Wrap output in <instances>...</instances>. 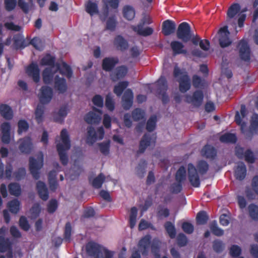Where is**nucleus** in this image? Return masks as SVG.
<instances>
[{
	"mask_svg": "<svg viewBox=\"0 0 258 258\" xmlns=\"http://www.w3.org/2000/svg\"><path fill=\"white\" fill-rule=\"evenodd\" d=\"M209 166L208 163L204 160L199 161L197 165V168L192 163L187 165V173L188 180L191 185L195 187H198L200 185V179L197 170L201 175L205 174L209 170Z\"/></svg>",
	"mask_w": 258,
	"mask_h": 258,
	"instance_id": "f257e3e1",
	"label": "nucleus"
},
{
	"mask_svg": "<svg viewBox=\"0 0 258 258\" xmlns=\"http://www.w3.org/2000/svg\"><path fill=\"white\" fill-rule=\"evenodd\" d=\"M60 139L61 142L56 144V149L59 157L60 161L63 165H67L69 162L68 156L67 152L71 148V141L68 132L66 128H63L60 132Z\"/></svg>",
	"mask_w": 258,
	"mask_h": 258,
	"instance_id": "f03ea898",
	"label": "nucleus"
},
{
	"mask_svg": "<svg viewBox=\"0 0 258 258\" xmlns=\"http://www.w3.org/2000/svg\"><path fill=\"white\" fill-rule=\"evenodd\" d=\"M151 242V237L147 235L142 237L138 244L139 250L133 251L130 258H141L140 252L143 255H147Z\"/></svg>",
	"mask_w": 258,
	"mask_h": 258,
	"instance_id": "7ed1b4c3",
	"label": "nucleus"
},
{
	"mask_svg": "<svg viewBox=\"0 0 258 258\" xmlns=\"http://www.w3.org/2000/svg\"><path fill=\"white\" fill-rule=\"evenodd\" d=\"M192 32L189 24L185 22L180 23L176 31L177 37L183 42L187 43L191 39Z\"/></svg>",
	"mask_w": 258,
	"mask_h": 258,
	"instance_id": "20e7f679",
	"label": "nucleus"
},
{
	"mask_svg": "<svg viewBox=\"0 0 258 258\" xmlns=\"http://www.w3.org/2000/svg\"><path fill=\"white\" fill-rule=\"evenodd\" d=\"M86 249L87 254L94 258H102L106 251L108 250L106 248L94 242H88L86 244Z\"/></svg>",
	"mask_w": 258,
	"mask_h": 258,
	"instance_id": "39448f33",
	"label": "nucleus"
},
{
	"mask_svg": "<svg viewBox=\"0 0 258 258\" xmlns=\"http://www.w3.org/2000/svg\"><path fill=\"white\" fill-rule=\"evenodd\" d=\"M14 46L16 49H22L28 46L32 45L36 49H38L37 44L40 42L38 38L34 37L29 42L25 40L23 36L18 34L15 35L13 37Z\"/></svg>",
	"mask_w": 258,
	"mask_h": 258,
	"instance_id": "423d86ee",
	"label": "nucleus"
},
{
	"mask_svg": "<svg viewBox=\"0 0 258 258\" xmlns=\"http://www.w3.org/2000/svg\"><path fill=\"white\" fill-rule=\"evenodd\" d=\"M87 143L89 145H92L97 140L103 139L104 136V130L102 126L98 128L97 131L95 128L90 126L87 127Z\"/></svg>",
	"mask_w": 258,
	"mask_h": 258,
	"instance_id": "0eeeda50",
	"label": "nucleus"
},
{
	"mask_svg": "<svg viewBox=\"0 0 258 258\" xmlns=\"http://www.w3.org/2000/svg\"><path fill=\"white\" fill-rule=\"evenodd\" d=\"M43 164V155L40 152V157L37 161L33 157L29 158V170L33 177L38 179L40 177L39 170Z\"/></svg>",
	"mask_w": 258,
	"mask_h": 258,
	"instance_id": "6e6552de",
	"label": "nucleus"
},
{
	"mask_svg": "<svg viewBox=\"0 0 258 258\" xmlns=\"http://www.w3.org/2000/svg\"><path fill=\"white\" fill-rule=\"evenodd\" d=\"M230 34L227 26H224L219 30L218 41L221 48L228 47L232 44V40L230 37Z\"/></svg>",
	"mask_w": 258,
	"mask_h": 258,
	"instance_id": "1a4fd4ad",
	"label": "nucleus"
},
{
	"mask_svg": "<svg viewBox=\"0 0 258 258\" xmlns=\"http://www.w3.org/2000/svg\"><path fill=\"white\" fill-rule=\"evenodd\" d=\"M204 97L203 91L198 90L194 92L192 95H186L185 98L187 103L191 104L195 107H199L203 103Z\"/></svg>",
	"mask_w": 258,
	"mask_h": 258,
	"instance_id": "9d476101",
	"label": "nucleus"
},
{
	"mask_svg": "<svg viewBox=\"0 0 258 258\" xmlns=\"http://www.w3.org/2000/svg\"><path fill=\"white\" fill-rule=\"evenodd\" d=\"M238 53L240 58L245 62H248L250 59V49L247 42L241 40L238 43Z\"/></svg>",
	"mask_w": 258,
	"mask_h": 258,
	"instance_id": "9b49d317",
	"label": "nucleus"
},
{
	"mask_svg": "<svg viewBox=\"0 0 258 258\" xmlns=\"http://www.w3.org/2000/svg\"><path fill=\"white\" fill-rule=\"evenodd\" d=\"M157 92L162 95V101L163 104H166L169 101V98L166 94L168 89L167 82L165 77H161L157 82Z\"/></svg>",
	"mask_w": 258,
	"mask_h": 258,
	"instance_id": "f8f14e48",
	"label": "nucleus"
},
{
	"mask_svg": "<svg viewBox=\"0 0 258 258\" xmlns=\"http://www.w3.org/2000/svg\"><path fill=\"white\" fill-rule=\"evenodd\" d=\"M7 258H13V242L9 238L0 236V252H5Z\"/></svg>",
	"mask_w": 258,
	"mask_h": 258,
	"instance_id": "ddd939ff",
	"label": "nucleus"
},
{
	"mask_svg": "<svg viewBox=\"0 0 258 258\" xmlns=\"http://www.w3.org/2000/svg\"><path fill=\"white\" fill-rule=\"evenodd\" d=\"M53 97L52 89L47 86H43L40 89L38 95L39 101L43 104H48L50 102Z\"/></svg>",
	"mask_w": 258,
	"mask_h": 258,
	"instance_id": "4468645a",
	"label": "nucleus"
},
{
	"mask_svg": "<svg viewBox=\"0 0 258 258\" xmlns=\"http://www.w3.org/2000/svg\"><path fill=\"white\" fill-rule=\"evenodd\" d=\"M156 137L153 138L149 134H144L140 142L139 149L138 151V153H144L147 148L152 144L154 146L156 143Z\"/></svg>",
	"mask_w": 258,
	"mask_h": 258,
	"instance_id": "2eb2a0df",
	"label": "nucleus"
},
{
	"mask_svg": "<svg viewBox=\"0 0 258 258\" xmlns=\"http://www.w3.org/2000/svg\"><path fill=\"white\" fill-rule=\"evenodd\" d=\"M25 71L35 83H37L40 81V69L37 63L32 62L27 67Z\"/></svg>",
	"mask_w": 258,
	"mask_h": 258,
	"instance_id": "dca6fc26",
	"label": "nucleus"
},
{
	"mask_svg": "<svg viewBox=\"0 0 258 258\" xmlns=\"http://www.w3.org/2000/svg\"><path fill=\"white\" fill-rule=\"evenodd\" d=\"M118 62L119 59L117 57H106L102 60V69L106 72H110Z\"/></svg>",
	"mask_w": 258,
	"mask_h": 258,
	"instance_id": "f3484780",
	"label": "nucleus"
},
{
	"mask_svg": "<svg viewBox=\"0 0 258 258\" xmlns=\"http://www.w3.org/2000/svg\"><path fill=\"white\" fill-rule=\"evenodd\" d=\"M33 148L32 140L30 137H26L20 140L19 149L21 153L29 154Z\"/></svg>",
	"mask_w": 258,
	"mask_h": 258,
	"instance_id": "a211bd4d",
	"label": "nucleus"
},
{
	"mask_svg": "<svg viewBox=\"0 0 258 258\" xmlns=\"http://www.w3.org/2000/svg\"><path fill=\"white\" fill-rule=\"evenodd\" d=\"M134 94L131 89H126L122 97V106L125 110H128L133 105Z\"/></svg>",
	"mask_w": 258,
	"mask_h": 258,
	"instance_id": "6ab92c4d",
	"label": "nucleus"
},
{
	"mask_svg": "<svg viewBox=\"0 0 258 258\" xmlns=\"http://www.w3.org/2000/svg\"><path fill=\"white\" fill-rule=\"evenodd\" d=\"M1 130L2 133L1 140L5 144H8L11 141V125L10 123L5 122L1 124Z\"/></svg>",
	"mask_w": 258,
	"mask_h": 258,
	"instance_id": "aec40b11",
	"label": "nucleus"
},
{
	"mask_svg": "<svg viewBox=\"0 0 258 258\" xmlns=\"http://www.w3.org/2000/svg\"><path fill=\"white\" fill-rule=\"evenodd\" d=\"M113 45L115 47L121 51H124L128 47L127 41L121 35H116L113 40Z\"/></svg>",
	"mask_w": 258,
	"mask_h": 258,
	"instance_id": "412c9836",
	"label": "nucleus"
},
{
	"mask_svg": "<svg viewBox=\"0 0 258 258\" xmlns=\"http://www.w3.org/2000/svg\"><path fill=\"white\" fill-rule=\"evenodd\" d=\"M201 153L203 157L213 160L216 157L217 152L215 148L213 146L206 144L202 148Z\"/></svg>",
	"mask_w": 258,
	"mask_h": 258,
	"instance_id": "4be33fe9",
	"label": "nucleus"
},
{
	"mask_svg": "<svg viewBox=\"0 0 258 258\" xmlns=\"http://www.w3.org/2000/svg\"><path fill=\"white\" fill-rule=\"evenodd\" d=\"M176 29L175 22L170 20L164 21L162 23V32L165 36H169L174 33Z\"/></svg>",
	"mask_w": 258,
	"mask_h": 258,
	"instance_id": "5701e85b",
	"label": "nucleus"
},
{
	"mask_svg": "<svg viewBox=\"0 0 258 258\" xmlns=\"http://www.w3.org/2000/svg\"><path fill=\"white\" fill-rule=\"evenodd\" d=\"M170 47L172 50L173 54L176 56L178 54H186L187 52V50L184 48V45L182 42L174 40L170 43Z\"/></svg>",
	"mask_w": 258,
	"mask_h": 258,
	"instance_id": "b1692460",
	"label": "nucleus"
},
{
	"mask_svg": "<svg viewBox=\"0 0 258 258\" xmlns=\"http://www.w3.org/2000/svg\"><path fill=\"white\" fill-rule=\"evenodd\" d=\"M179 84V89L181 93H185L190 89V80L187 73H185L180 78Z\"/></svg>",
	"mask_w": 258,
	"mask_h": 258,
	"instance_id": "393cba45",
	"label": "nucleus"
},
{
	"mask_svg": "<svg viewBox=\"0 0 258 258\" xmlns=\"http://www.w3.org/2000/svg\"><path fill=\"white\" fill-rule=\"evenodd\" d=\"M103 14L105 17H107L109 15V8L116 9L119 6L118 0H103Z\"/></svg>",
	"mask_w": 258,
	"mask_h": 258,
	"instance_id": "a878e982",
	"label": "nucleus"
},
{
	"mask_svg": "<svg viewBox=\"0 0 258 258\" xmlns=\"http://www.w3.org/2000/svg\"><path fill=\"white\" fill-rule=\"evenodd\" d=\"M133 119L135 121L142 120L139 122L135 127V130L137 133H142L146 126V119L145 118V114H132Z\"/></svg>",
	"mask_w": 258,
	"mask_h": 258,
	"instance_id": "bb28decb",
	"label": "nucleus"
},
{
	"mask_svg": "<svg viewBox=\"0 0 258 258\" xmlns=\"http://www.w3.org/2000/svg\"><path fill=\"white\" fill-rule=\"evenodd\" d=\"M54 87L59 93H64L67 90L66 80L63 78H60L58 75L54 78Z\"/></svg>",
	"mask_w": 258,
	"mask_h": 258,
	"instance_id": "cd10ccee",
	"label": "nucleus"
},
{
	"mask_svg": "<svg viewBox=\"0 0 258 258\" xmlns=\"http://www.w3.org/2000/svg\"><path fill=\"white\" fill-rule=\"evenodd\" d=\"M246 175V167L244 163L241 162L238 163L234 171V176L239 180H243Z\"/></svg>",
	"mask_w": 258,
	"mask_h": 258,
	"instance_id": "c85d7f7f",
	"label": "nucleus"
},
{
	"mask_svg": "<svg viewBox=\"0 0 258 258\" xmlns=\"http://www.w3.org/2000/svg\"><path fill=\"white\" fill-rule=\"evenodd\" d=\"M36 188L39 197L43 201L48 200V191L44 182L39 181L37 183Z\"/></svg>",
	"mask_w": 258,
	"mask_h": 258,
	"instance_id": "c756f323",
	"label": "nucleus"
},
{
	"mask_svg": "<svg viewBox=\"0 0 258 258\" xmlns=\"http://www.w3.org/2000/svg\"><path fill=\"white\" fill-rule=\"evenodd\" d=\"M143 24L144 23L140 24L137 26H134L133 28V30L139 35L143 36H148L152 35L154 31L153 29L149 27L143 28Z\"/></svg>",
	"mask_w": 258,
	"mask_h": 258,
	"instance_id": "7c9ffc66",
	"label": "nucleus"
},
{
	"mask_svg": "<svg viewBox=\"0 0 258 258\" xmlns=\"http://www.w3.org/2000/svg\"><path fill=\"white\" fill-rule=\"evenodd\" d=\"M247 114H235V121L240 126L241 132L245 133L246 130V115Z\"/></svg>",
	"mask_w": 258,
	"mask_h": 258,
	"instance_id": "2f4dec72",
	"label": "nucleus"
},
{
	"mask_svg": "<svg viewBox=\"0 0 258 258\" xmlns=\"http://www.w3.org/2000/svg\"><path fill=\"white\" fill-rule=\"evenodd\" d=\"M219 140L223 143L235 144L237 142V139L235 134L226 133L220 137Z\"/></svg>",
	"mask_w": 258,
	"mask_h": 258,
	"instance_id": "473e14b6",
	"label": "nucleus"
},
{
	"mask_svg": "<svg viewBox=\"0 0 258 258\" xmlns=\"http://www.w3.org/2000/svg\"><path fill=\"white\" fill-rule=\"evenodd\" d=\"M85 10L91 16L98 14V4L96 2H92L91 1H88L85 4Z\"/></svg>",
	"mask_w": 258,
	"mask_h": 258,
	"instance_id": "72a5a7b5",
	"label": "nucleus"
},
{
	"mask_svg": "<svg viewBox=\"0 0 258 258\" xmlns=\"http://www.w3.org/2000/svg\"><path fill=\"white\" fill-rule=\"evenodd\" d=\"M258 132V114H252L248 132L251 135L257 134Z\"/></svg>",
	"mask_w": 258,
	"mask_h": 258,
	"instance_id": "f704fd0d",
	"label": "nucleus"
},
{
	"mask_svg": "<svg viewBox=\"0 0 258 258\" xmlns=\"http://www.w3.org/2000/svg\"><path fill=\"white\" fill-rule=\"evenodd\" d=\"M102 114H86L84 117V120L88 124H98L101 120Z\"/></svg>",
	"mask_w": 258,
	"mask_h": 258,
	"instance_id": "c9c22d12",
	"label": "nucleus"
},
{
	"mask_svg": "<svg viewBox=\"0 0 258 258\" xmlns=\"http://www.w3.org/2000/svg\"><path fill=\"white\" fill-rule=\"evenodd\" d=\"M58 69L59 70V72L62 75L66 76L68 78H71L73 76V71L70 67L66 62H63L62 63L61 67L60 68L59 64H57Z\"/></svg>",
	"mask_w": 258,
	"mask_h": 258,
	"instance_id": "e433bc0d",
	"label": "nucleus"
},
{
	"mask_svg": "<svg viewBox=\"0 0 258 258\" xmlns=\"http://www.w3.org/2000/svg\"><path fill=\"white\" fill-rule=\"evenodd\" d=\"M123 16L125 19L128 21L132 20L135 16V11L131 6L126 5L123 8Z\"/></svg>",
	"mask_w": 258,
	"mask_h": 258,
	"instance_id": "4c0bfd02",
	"label": "nucleus"
},
{
	"mask_svg": "<svg viewBox=\"0 0 258 258\" xmlns=\"http://www.w3.org/2000/svg\"><path fill=\"white\" fill-rule=\"evenodd\" d=\"M128 72L127 68L124 65L117 67L114 72V77L116 80L124 78Z\"/></svg>",
	"mask_w": 258,
	"mask_h": 258,
	"instance_id": "58836bf2",
	"label": "nucleus"
},
{
	"mask_svg": "<svg viewBox=\"0 0 258 258\" xmlns=\"http://www.w3.org/2000/svg\"><path fill=\"white\" fill-rule=\"evenodd\" d=\"M8 189L11 195L18 197L21 195V188L20 184L18 183H10L8 185Z\"/></svg>",
	"mask_w": 258,
	"mask_h": 258,
	"instance_id": "ea45409f",
	"label": "nucleus"
},
{
	"mask_svg": "<svg viewBox=\"0 0 258 258\" xmlns=\"http://www.w3.org/2000/svg\"><path fill=\"white\" fill-rule=\"evenodd\" d=\"M192 85L195 88L205 89L202 88L206 85V81L204 79H202L200 77L197 75H194L192 78Z\"/></svg>",
	"mask_w": 258,
	"mask_h": 258,
	"instance_id": "a19ab883",
	"label": "nucleus"
},
{
	"mask_svg": "<svg viewBox=\"0 0 258 258\" xmlns=\"http://www.w3.org/2000/svg\"><path fill=\"white\" fill-rule=\"evenodd\" d=\"M53 77V73L52 69L49 68H45L42 72V78L43 82L45 84H49L51 82Z\"/></svg>",
	"mask_w": 258,
	"mask_h": 258,
	"instance_id": "79ce46f5",
	"label": "nucleus"
},
{
	"mask_svg": "<svg viewBox=\"0 0 258 258\" xmlns=\"http://www.w3.org/2000/svg\"><path fill=\"white\" fill-rule=\"evenodd\" d=\"M128 85L127 81H122L118 83L114 87L113 92L118 97L120 96L123 91L127 88Z\"/></svg>",
	"mask_w": 258,
	"mask_h": 258,
	"instance_id": "37998d69",
	"label": "nucleus"
},
{
	"mask_svg": "<svg viewBox=\"0 0 258 258\" xmlns=\"http://www.w3.org/2000/svg\"><path fill=\"white\" fill-rule=\"evenodd\" d=\"M55 61L54 56H51L50 54H47L42 57L40 63L42 66H48L52 68L54 67Z\"/></svg>",
	"mask_w": 258,
	"mask_h": 258,
	"instance_id": "c03bdc74",
	"label": "nucleus"
},
{
	"mask_svg": "<svg viewBox=\"0 0 258 258\" xmlns=\"http://www.w3.org/2000/svg\"><path fill=\"white\" fill-rule=\"evenodd\" d=\"M240 6L237 3H234L231 5L228 8L227 15L229 18H233L236 14L240 11Z\"/></svg>",
	"mask_w": 258,
	"mask_h": 258,
	"instance_id": "a18cd8bd",
	"label": "nucleus"
},
{
	"mask_svg": "<svg viewBox=\"0 0 258 258\" xmlns=\"http://www.w3.org/2000/svg\"><path fill=\"white\" fill-rule=\"evenodd\" d=\"M157 119L156 115L151 116L147 120L146 124V129L149 132H152L155 130L156 127Z\"/></svg>",
	"mask_w": 258,
	"mask_h": 258,
	"instance_id": "49530a36",
	"label": "nucleus"
},
{
	"mask_svg": "<svg viewBox=\"0 0 258 258\" xmlns=\"http://www.w3.org/2000/svg\"><path fill=\"white\" fill-rule=\"evenodd\" d=\"M249 216L254 221H258V206L250 204L248 207Z\"/></svg>",
	"mask_w": 258,
	"mask_h": 258,
	"instance_id": "de8ad7c7",
	"label": "nucleus"
},
{
	"mask_svg": "<svg viewBox=\"0 0 258 258\" xmlns=\"http://www.w3.org/2000/svg\"><path fill=\"white\" fill-rule=\"evenodd\" d=\"M7 206L11 213L17 214L20 210V202L17 199H14L9 202Z\"/></svg>",
	"mask_w": 258,
	"mask_h": 258,
	"instance_id": "09e8293b",
	"label": "nucleus"
},
{
	"mask_svg": "<svg viewBox=\"0 0 258 258\" xmlns=\"http://www.w3.org/2000/svg\"><path fill=\"white\" fill-rule=\"evenodd\" d=\"M186 179L185 168L181 166L176 171L175 174V180L177 182L182 183Z\"/></svg>",
	"mask_w": 258,
	"mask_h": 258,
	"instance_id": "8fccbe9b",
	"label": "nucleus"
},
{
	"mask_svg": "<svg viewBox=\"0 0 258 258\" xmlns=\"http://www.w3.org/2000/svg\"><path fill=\"white\" fill-rule=\"evenodd\" d=\"M209 219V216L205 211H200L197 215V223L199 225H204L207 223Z\"/></svg>",
	"mask_w": 258,
	"mask_h": 258,
	"instance_id": "3c124183",
	"label": "nucleus"
},
{
	"mask_svg": "<svg viewBox=\"0 0 258 258\" xmlns=\"http://www.w3.org/2000/svg\"><path fill=\"white\" fill-rule=\"evenodd\" d=\"M105 177L104 175L101 173L92 180V185L95 188H100L101 187L103 183L105 181Z\"/></svg>",
	"mask_w": 258,
	"mask_h": 258,
	"instance_id": "603ef678",
	"label": "nucleus"
},
{
	"mask_svg": "<svg viewBox=\"0 0 258 258\" xmlns=\"http://www.w3.org/2000/svg\"><path fill=\"white\" fill-rule=\"evenodd\" d=\"M164 227L170 238H174L176 236V229L174 225L171 222L167 221L165 223Z\"/></svg>",
	"mask_w": 258,
	"mask_h": 258,
	"instance_id": "864d4df0",
	"label": "nucleus"
},
{
	"mask_svg": "<svg viewBox=\"0 0 258 258\" xmlns=\"http://www.w3.org/2000/svg\"><path fill=\"white\" fill-rule=\"evenodd\" d=\"M212 247L214 251L217 253H221L225 248V244L222 241L216 239L213 241Z\"/></svg>",
	"mask_w": 258,
	"mask_h": 258,
	"instance_id": "5fc2aeb1",
	"label": "nucleus"
},
{
	"mask_svg": "<svg viewBox=\"0 0 258 258\" xmlns=\"http://www.w3.org/2000/svg\"><path fill=\"white\" fill-rule=\"evenodd\" d=\"M210 228L212 233L217 236H221L224 234L223 230L218 226L216 221H214L211 223Z\"/></svg>",
	"mask_w": 258,
	"mask_h": 258,
	"instance_id": "6e6d98bb",
	"label": "nucleus"
},
{
	"mask_svg": "<svg viewBox=\"0 0 258 258\" xmlns=\"http://www.w3.org/2000/svg\"><path fill=\"white\" fill-rule=\"evenodd\" d=\"M105 105L110 111H113L115 108V102L110 94H108L105 97Z\"/></svg>",
	"mask_w": 258,
	"mask_h": 258,
	"instance_id": "4d7b16f0",
	"label": "nucleus"
},
{
	"mask_svg": "<svg viewBox=\"0 0 258 258\" xmlns=\"http://www.w3.org/2000/svg\"><path fill=\"white\" fill-rule=\"evenodd\" d=\"M117 21L114 16L110 17L106 21V29L114 31L116 28Z\"/></svg>",
	"mask_w": 258,
	"mask_h": 258,
	"instance_id": "13d9d810",
	"label": "nucleus"
},
{
	"mask_svg": "<svg viewBox=\"0 0 258 258\" xmlns=\"http://www.w3.org/2000/svg\"><path fill=\"white\" fill-rule=\"evenodd\" d=\"M72 226L70 222L66 223L63 233V238L66 241L70 242L71 240Z\"/></svg>",
	"mask_w": 258,
	"mask_h": 258,
	"instance_id": "bf43d9fd",
	"label": "nucleus"
},
{
	"mask_svg": "<svg viewBox=\"0 0 258 258\" xmlns=\"http://www.w3.org/2000/svg\"><path fill=\"white\" fill-rule=\"evenodd\" d=\"M26 170L24 167L18 168L13 173V176L17 181H20L26 176Z\"/></svg>",
	"mask_w": 258,
	"mask_h": 258,
	"instance_id": "052dcab7",
	"label": "nucleus"
},
{
	"mask_svg": "<svg viewBox=\"0 0 258 258\" xmlns=\"http://www.w3.org/2000/svg\"><path fill=\"white\" fill-rule=\"evenodd\" d=\"M18 134L21 135L22 133L26 132L28 131L29 125L27 121L24 119H21L18 123Z\"/></svg>",
	"mask_w": 258,
	"mask_h": 258,
	"instance_id": "680f3d73",
	"label": "nucleus"
},
{
	"mask_svg": "<svg viewBox=\"0 0 258 258\" xmlns=\"http://www.w3.org/2000/svg\"><path fill=\"white\" fill-rule=\"evenodd\" d=\"M170 215L169 210L167 208H164L162 206L159 205L157 210V216L158 218L162 217H168Z\"/></svg>",
	"mask_w": 258,
	"mask_h": 258,
	"instance_id": "e2e57ef3",
	"label": "nucleus"
},
{
	"mask_svg": "<svg viewBox=\"0 0 258 258\" xmlns=\"http://www.w3.org/2000/svg\"><path fill=\"white\" fill-rule=\"evenodd\" d=\"M98 146L100 148V151L102 154L105 156L109 154L110 148L109 141L99 143Z\"/></svg>",
	"mask_w": 258,
	"mask_h": 258,
	"instance_id": "0e129e2a",
	"label": "nucleus"
},
{
	"mask_svg": "<svg viewBox=\"0 0 258 258\" xmlns=\"http://www.w3.org/2000/svg\"><path fill=\"white\" fill-rule=\"evenodd\" d=\"M244 159L246 162L249 163H253L255 158L253 152L250 149H247L244 152Z\"/></svg>",
	"mask_w": 258,
	"mask_h": 258,
	"instance_id": "69168bd1",
	"label": "nucleus"
},
{
	"mask_svg": "<svg viewBox=\"0 0 258 258\" xmlns=\"http://www.w3.org/2000/svg\"><path fill=\"white\" fill-rule=\"evenodd\" d=\"M58 207L57 201L55 199H51L47 205V211L49 213H53Z\"/></svg>",
	"mask_w": 258,
	"mask_h": 258,
	"instance_id": "338daca9",
	"label": "nucleus"
},
{
	"mask_svg": "<svg viewBox=\"0 0 258 258\" xmlns=\"http://www.w3.org/2000/svg\"><path fill=\"white\" fill-rule=\"evenodd\" d=\"M229 253L233 257L239 256L241 253V249L237 245H232L230 248Z\"/></svg>",
	"mask_w": 258,
	"mask_h": 258,
	"instance_id": "774afa93",
	"label": "nucleus"
}]
</instances>
